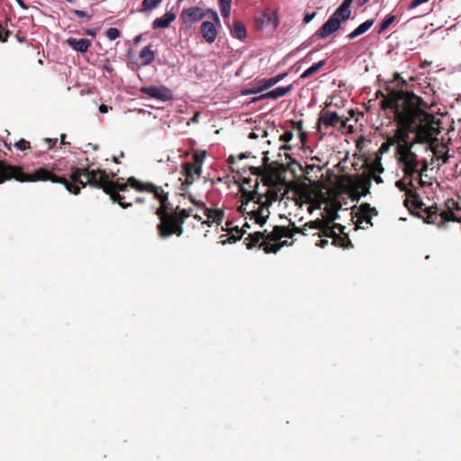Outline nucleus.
<instances>
[{"label": "nucleus", "mask_w": 461, "mask_h": 461, "mask_svg": "<svg viewBox=\"0 0 461 461\" xmlns=\"http://www.w3.org/2000/svg\"><path fill=\"white\" fill-rule=\"evenodd\" d=\"M396 20V16L393 14L387 15L384 20L381 23L378 33H383L394 21Z\"/></svg>", "instance_id": "38"}, {"label": "nucleus", "mask_w": 461, "mask_h": 461, "mask_svg": "<svg viewBox=\"0 0 461 461\" xmlns=\"http://www.w3.org/2000/svg\"><path fill=\"white\" fill-rule=\"evenodd\" d=\"M326 59H322L313 64L301 75L300 78L305 79L312 77V75L317 73L321 68H323L326 65Z\"/></svg>", "instance_id": "31"}, {"label": "nucleus", "mask_w": 461, "mask_h": 461, "mask_svg": "<svg viewBox=\"0 0 461 461\" xmlns=\"http://www.w3.org/2000/svg\"><path fill=\"white\" fill-rule=\"evenodd\" d=\"M426 108L425 102L417 95L393 94L389 100L383 103V110L391 109L397 124L395 134L391 137L394 144L410 143V133L417 129V123L426 118H433V114L429 113Z\"/></svg>", "instance_id": "1"}, {"label": "nucleus", "mask_w": 461, "mask_h": 461, "mask_svg": "<svg viewBox=\"0 0 461 461\" xmlns=\"http://www.w3.org/2000/svg\"><path fill=\"white\" fill-rule=\"evenodd\" d=\"M427 170H428V163L426 160H423L421 162V168L420 170L418 169L419 176H422L423 173H425Z\"/></svg>", "instance_id": "59"}, {"label": "nucleus", "mask_w": 461, "mask_h": 461, "mask_svg": "<svg viewBox=\"0 0 461 461\" xmlns=\"http://www.w3.org/2000/svg\"><path fill=\"white\" fill-rule=\"evenodd\" d=\"M265 233H267V230L249 234L248 238L245 239V241L248 240V242H246L247 248L251 249L257 245L259 246L261 241L265 240Z\"/></svg>", "instance_id": "22"}, {"label": "nucleus", "mask_w": 461, "mask_h": 461, "mask_svg": "<svg viewBox=\"0 0 461 461\" xmlns=\"http://www.w3.org/2000/svg\"><path fill=\"white\" fill-rule=\"evenodd\" d=\"M14 146L21 150V151H25L27 149H31V144L28 140H24V139H21L19 140L18 141H16Z\"/></svg>", "instance_id": "44"}, {"label": "nucleus", "mask_w": 461, "mask_h": 461, "mask_svg": "<svg viewBox=\"0 0 461 461\" xmlns=\"http://www.w3.org/2000/svg\"><path fill=\"white\" fill-rule=\"evenodd\" d=\"M255 24L258 29H263L268 26H272L273 29H276L278 25V18L269 13H263L256 17Z\"/></svg>", "instance_id": "18"}, {"label": "nucleus", "mask_w": 461, "mask_h": 461, "mask_svg": "<svg viewBox=\"0 0 461 461\" xmlns=\"http://www.w3.org/2000/svg\"><path fill=\"white\" fill-rule=\"evenodd\" d=\"M10 34V31L5 30L3 25L0 23V42H6Z\"/></svg>", "instance_id": "49"}, {"label": "nucleus", "mask_w": 461, "mask_h": 461, "mask_svg": "<svg viewBox=\"0 0 461 461\" xmlns=\"http://www.w3.org/2000/svg\"><path fill=\"white\" fill-rule=\"evenodd\" d=\"M403 172L404 177L410 179L409 185L412 186V179L414 178L416 173L419 174L418 167L404 166Z\"/></svg>", "instance_id": "37"}, {"label": "nucleus", "mask_w": 461, "mask_h": 461, "mask_svg": "<svg viewBox=\"0 0 461 461\" xmlns=\"http://www.w3.org/2000/svg\"><path fill=\"white\" fill-rule=\"evenodd\" d=\"M326 221H327V220L317 219L315 221H309V222L305 223V226H307V227H309L311 229H315V230H321V229L323 227H325Z\"/></svg>", "instance_id": "43"}, {"label": "nucleus", "mask_w": 461, "mask_h": 461, "mask_svg": "<svg viewBox=\"0 0 461 461\" xmlns=\"http://www.w3.org/2000/svg\"><path fill=\"white\" fill-rule=\"evenodd\" d=\"M293 129L297 130L300 132L303 131V121L294 122L292 121Z\"/></svg>", "instance_id": "55"}, {"label": "nucleus", "mask_w": 461, "mask_h": 461, "mask_svg": "<svg viewBox=\"0 0 461 461\" xmlns=\"http://www.w3.org/2000/svg\"><path fill=\"white\" fill-rule=\"evenodd\" d=\"M233 33H234L235 37L240 40H243L246 38V36H247L246 28L241 22H240V21L234 22Z\"/></svg>", "instance_id": "34"}, {"label": "nucleus", "mask_w": 461, "mask_h": 461, "mask_svg": "<svg viewBox=\"0 0 461 461\" xmlns=\"http://www.w3.org/2000/svg\"><path fill=\"white\" fill-rule=\"evenodd\" d=\"M249 171L252 175L261 176L264 175V169L260 167H250Z\"/></svg>", "instance_id": "52"}, {"label": "nucleus", "mask_w": 461, "mask_h": 461, "mask_svg": "<svg viewBox=\"0 0 461 461\" xmlns=\"http://www.w3.org/2000/svg\"><path fill=\"white\" fill-rule=\"evenodd\" d=\"M204 215L211 219L212 221H214L217 224H221L222 220L224 219L225 212L221 209H211V208H205V213Z\"/></svg>", "instance_id": "27"}, {"label": "nucleus", "mask_w": 461, "mask_h": 461, "mask_svg": "<svg viewBox=\"0 0 461 461\" xmlns=\"http://www.w3.org/2000/svg\"><path fill=\"white\" fill-rule=\"evenodd\" d=\"M404 166L418 167L419 160L417 155L412 151L410 156L401 161Z\"/></svg>", "instance_id": "41"}, {"label": "nucleus", "mask_w": 461, "mask_h": 461, "mask_svg": "<svg viewBox=\"0 0 461 461\" xmlns=\"http://www.w3.org/2000/svg\"><path fill=\"white\" fill-rule=\"evenodd\" d=\"M340 208V204H338L335 208H326V211L328 212V219H330V216H332L333 212H336L338 213V210Z\"/></svg>", "instance_id": "61"}, {"label": "nucleus", "mask_w": 461, "mask_h": 461, "mask_svg": "<svg viewBox=\"0 0 461 461\" xmlns=\"http://www.w3.org/2000/svg\"><path fill=\"white\" fill-rule=\"evenodd\" d=\"M356 191L361 190V193L357 194V199L360 196H366L370 193L371 188V177L367 176H359L354 184Z\"/></svg>", "instance_id": "19"}, {"label": "nucleus", "mask_w": 461, "mask_h": 461, "mask_svg": "<svg viewBox=\"0 0 461 461\" xmlns=\"http://www.w3.org/2000/svg\"><path fill=\"white\" fill-rule=\"evenodd\" d=\"M446 209L439 211L437 205L425 208L426 218L424 221L429 224H435L438 228H447L448 221H456L461 223V218L455 213V210H461L458 202L449 198L445 202Z\"/></svg>", "instance_id": "5"}, {"label": "nucleus", "mask_w": 461, "mask_h": 461, "mask_svg": "<svg viewBox=\"0 0 461 461\" xmlns=\"http://www.w3.org/2000/svg\"><path fill=\"white\" fill-rule=\"evenodd\" d=\"M140 59H141V64L143 66H149L154 61L155 53L151 50L150 44L141 50L140 53Z\"/></svg>", "instance_id": "26"}, {"label": "nucleus", "mask_w": 461, "mask_h": 461, "mask_svg": "<svg viewBox=\"0 0 461 461\" xmlns=\"http://www.w3.org/2000/svg\"><path fill=\"white\" fill-rule=\"evenodd\" d=\"M129 184L131 188L140 193L153 194V197L158 201L159 207L156 211V215L159 219L157 225L159 238L167 239L173 235L177 237L183 235L184 223L191 215V209H181L179 206L172 209L168 202V192H166L163 186L156 185L151 182H142L137 178L130 179Z\"/></svg>", "instance_id": "2"}, {"label": "nucleus", "mask_w": 461, "mask_h": 461, "mask_svg": "<svg viewBox=\"0 0 461 461\" xmlns=\"http://www.w3.org/2000/svg\"><path fill=\"white\" fill-rule=\"evenodd\" d=\"M339 21L332 15L328 21L316 32L315 35L319 39H325L331 33L338 31L340 27Z\"/></svg>", "instance_id": "17"}, {"label": "nucleus", "mask_w": 461, "mask_h": 461, "mask_svg": "<svg viewBox=\"0 0 461 461\" xmlns=\"http://www.w3.org/2000/svg\"><path fill=\"white\" fill-rule=\"evenodd\" d=\"M374 22H375L374 19L366 20V22H364L363 23L358 25L353 32H351L348 35V38L349 40H353V39L364 34L366 32H367L372 27V25L374 24Z\"/></svg>", "instance_id": "24"}, {"label": "nucleus", "mask_w": 461, "mask_h": 461, "mask_svg": "<svg viewBox=\"0 0 461 461\" xmlns=\"http://www.w3.org/2000/svg\"><path fill=\"white\" fill-rule=\"evenodd\" d=\"M282 238H292V233L289 227L276 225L271 232L265 233V240L261 242L277 243Z\"/></svg>", "instance_id": "15"}, {"label": "nucleus", "mask_w": 461, "mask_h": 461, "mask_svg": "<svg viewBox=\"0 0 461 461\" xmlns=\"http://www.w3.org/2000/svg\"><path fill=\"white\" fill-rule=\"evenodd\" d=\"M87 183L89 185L102 189L105 193L106 185L109 184V176L104 169H90L87 168L86 172Z\"/></svg>", "instance_id": "9"}, {"label": "nucleus", "mask_w": 461, "mask_h": 461, "mask_svg": "<svg viewBox=\"0 0 461 461\" xmlns=\"http://www.w3.org/2000/svg\"><path fill=\"white\" fill-rule=\"evenodd\" d=\"M350 14L351 12L348 8L339 5L331 15L337 18L341 23L342 22H346L347 20H348Z\"/></svg>", "instance_id": "32"}, {"label": "nucleus", "mask_w": 461, "mask_h": 461, "mask_svg": "<svg viewBox=\"0 0 461 461\" xmlns=\"http://www.w3.org/2000/svg\"><path fill=\"white\" fill-rule=\"evenodd\" d=\"M258 185L259 183L257 178L255 180L254 189L252 190H248L242 185L240 186L241 204L238 207V212L242 215H249L250 220L263 226L270 215L269 206L271 202L268 198H266L264 203H260L256 209L250 208L251 200L257 197Z\"/></svg>", "instance_id": "4"}, {"label": "nucleus", "mask_w": 461, "mask_h": 461, "mask_svg": "<svg viewBox=\"0 0 461 461\" xmlns=\"http://www.w3.org/2000/svg\"><path fill=\"white\" fill-rule=\"evenodd\" d=\"M429 1V0H412L409 5L408 9H414L422 4L428 3Z\"/></svg>", "instance_id": "54"}, {"label": "nucleus", "mask_w": 461, "mask_h": 461, "mask_svg": "<svg viewBox=\"0 0 461 461\" xmlns=\"http://www.w3.org/2000/svg\"><path fill=\"white\" fill-rule=\"evenodd\" d=\"M162 0H143L141 5V11L148 12L157 8Z\"/></svg>", "instance_id": "39"}, {"label": "nucleus", "mask_w": 461, "mask_h": 461, "mask_svg": "<svg viewBox=\"0 0 461 461\" xmlns=\"http://www.w3.org/2000/svg\"><path fill=\"white\" fill-rule=\"evenodd\" d=\"M367 176H370L371 180L373 179L376 184H382L384 182L383 178L380 176H377V174L368 175Z\"/></svg>", "instance_id": "63"}, {"label": "nucleus", "mask_w": 461, "mask_h": 461, "mask_svg": "<svg viewBox=\"0 0 461 461\" xmlns=\"http://www.w3.org/2000/svg\"><path fill=\"white\" fill-rule=\"evenodd\" d=\"M43 140H44V142L48 143L47 150L51 149L56 145V143L58 141L57 139H50V138H46Z\"/></svg>", "instance_id": "57"}, {"label": "nucleus", "mask_w": 461, "mask_h": 461, "mask_svg": "<svg viewBox=\"0 0 461 461\" xmlns=\"http://www.w3.org/2000/svg\"><path fill=\"white\" fill-rule=\"evenodd\" d=\"M366 168L369 172V175L381 174L384 171V168L381 163V157L376 155V158L374 162L370 164H366Z\"/></svg>", "instance_id": "30"}, {"label": "nucleus", "mask_w": 461, "mask_h": 461, "mask_svg": "<svg viewBox=\"0 0 461 461\" xmlns=\"http://www.w3.org/2000/svg\"><path fill=\"white\" fill-rule=\"evenodd\" d=\"M413 146L414 142L397 144L396 152L400 156V162L406 158V157L410 156V154L412 152Z\"/></svg>", "instance_id": "29"}, {"label": "nucleus", "mask_w": 461, "mask_h": 461, "mask_svg": "<svg viewBox=\"0 0 461 461\" xmlns=\"http://www.w3.org/2000/svg\"><path fill=\"white\" fill-rule=\"evenodd\" d=\"M245 232L246 230L240 229L239 227L230 229V236L229 238L230 242H236L240 240Z\"/></svg>", "instance_id": "40"}, {"label": "nucleus", "mask_w": 461, "mask_h": 461, "mask_svg": "<svg viewBox=\"0 0 461 461\" xmlns=\"http://www.w3.org/2000/svg\"><path fill=\"white\" fill-rule=\"evenodd\" d=\"M176 16L173 12H167L163 16L156 18L152 23L153 29H165L169 27Z\"/></svg>", "instance_id": "21"}, {"label": "nucleus", "mask_w": 461, "mask_h": 461, "mask_svg": "<svg viewBox=\"0 0 461 461\" xmlns=\"http://www.w3.org/2000/svg\"><path fill=\"white\" fill-rule=\"evenodd\" d=\"M291 225H292V228L289 227V231L292 233V238L294 237V235L295 233H300V234H303V235H307L306 231H307V229L305 226V224L303 225V227H296L294 222H291Z\"/></svg>", "instance_id": "46"}, {"label": "nucleus", "mask_w": 461, "mask_h": 461, "mask_svg": "<svg viewBox=\"0 0 461 461\" xmlns=\"http://www.w3.org/2000/svg\"><path fill=\"white\" fill-rule=\"evenodd\" d=\"M219 6H220L221 15L224 18L229 17L230 13V5H219Z\"/></svg>", "instance_id": "53"}, {"label": "nucleus", "mask_w": 461, "mask_h": 461, "mask_svg": "<svg viewBox=\"0 0 461 461\" xmlns=\"http://www.w3.org/2000/svg\"><path fill=\"white\" fill-rule=\"evenodd\" d=\"M287 76V73H281L272 77L273 80H275V85L279 83L281 80H283Z\"/></svg>", "instance_id": "58"}, {"label": "nucleus", "mask_w": 461, "mask_h": 461, "mask_svg": "<svg viewBox=\"0 0 461 461\" xmlns=\"http://www.w3.org/2000/svg\"><path fill=\"white\" fill-rule=\"evenodd\" d=\"M73 14L77 17H78V18H86L87 21H90L91 18H92V16L90 14H88L86 12L81 11V10H74Z\"/></svg>", "instance_id": "51"}, {"label": "nucleus", "mask_w": 461, "mask_h": 461, "mask_svg": "<svg viewBox=\"0 0 461 461\" xmlns=\"http://www.w3.org/2000/svg\"><path fill=\"white\" fill-rule=\"evenodd\" d=\"M292 89V85H289L287 86H278L266 94H263V96H267V99H277L290 93Z\"/></svg>", "instance_id": "25"}, {"label": "nucleus", "mask_w": 461, "mask_h": 461, "mask_svg": "<svg viewBox=\"0 0 461 461\" xmlns=\"http://www.w3.org/2000/svg\"><path fill=\"white\" fill-rule=\"evenodd\" d=\"M140 92L163 102L173 99L171 90L166 86H142Z\"/></svg>", "instance_id": "11"}, {"label": "nucleus", "mask_w": 461, "mask_h": 461, "mask_svg": "<svg viewBox=\"0 0 461 461\" xmlns=\"http://www.w3.org/2000/svg\"><path fill=\"white\" fill-rule=\"evenodd\" d=\"M386 90L388 91L387 95L384 94L381 90H378L375 94V96L376 98L378 97H382V101L380 103V105H381V109L383 110V103L385 101V100H389V98L391 96H393V94H397L399 95H415L413 92H410V91H403V90H394V89H391L390 87H387Z\"/></svg>", "instance_id": "28"}, {"label": "nucleus", "mask_w": 461, "mask_h": 461, "mask_svg": "<svg viewBox=\"0 0 461 461\" xmlns=\"http://www.w3.org/2000/svg\"><path fill=\"white\" fill-rule=\"evenodd\" d=\"M334 245L344 248V249H349L353 248V244L348 238V234H343V236H340L339 234H336L333 242Z\"/></svg>", "instance_id": "33"}, {"label": "nucleus", "mask_w": 461, "mask_h": 461, "mask_svg": "<svg viewBox=\"0 0 461 461\" xmlns=\"http://www.w3.org/2000/svg\"><path fill=\"white\" fill-rule=\"evenodd\" d=\"M404 192H405V194L407 197H411L413 200L419 198V194H418L416 188L414 187L413 185L410 188H406V190Z\"/></svg>", "instance_id": "50"}, {"label": "nucleus", "mask_w": 461, "mask_h": 461, "mask_svg": "<svg viewBox=\"0 0 461 461\" xmlns=\"http://www.w3.org/2000/svg\"><path fill=\"white\" fill-rule=\"evenodd\" d=\"M395 185H396V187H397L399 190L403 191V192H404V191L406 190V188H407V187H406V185L404 184V182H403L402 180H398V181H396Z\"/></svg>", "instance_id": "62"}, {"label": "nucleus", "mask_w": 461, "mask_h": 461, "mask_svg": "<svg viewBox=\"0 0 461 461\" xmlns=\"http://www.w3.org/2000/svg\"><path fill=\"white\" fill-rule=\"evenodd\" d=\"M135 178L134 176H131L127 178L126 183L121 184L118 181H112L110 179L108 185H106L105 194H107L113 202L117 203L122 208L126 209L132 205V203H125V196L121 193H125L128 191V187H131L129 184L130 179Z\"/></svg>", "instance_id": "6"}, {"label": "nucleus", "mask_w": 461, "mask_h": 461, "mask_svg": "<svg viewBox=\"0 0 461 461\" xmlns=\"http://www.w3.org/2000/svg\"><path fill=\"white\" fill-rule=\"evenodd\" d=\"M256 85L258 86L259 90L261 92H263V91H265L267 89H269L270 87L274 86H275V80H273L272 77H270V78H262V79L257 80L256 81Z\"/></svg>", "instance_id": "35"}, {"label": "nucleus", "mask_w": 461, "mask_h": 461, "mask_svg": "<svg viewBox=\"0 0 461 461\" xmlns=\"http://www.w3.org/2000/svg\"><path fill=\"white\" fill-rule=\"evenodd\" d=\"M206 15V12L198 6H192L189 8L183 9L180 17L183 23L186 25H192L203 20Z\"/></svg>", "instance_id": "12"}, {"label": "nucleus", "mask_w": 461, "mask_h": 461, "mask_svg": "<svg viewBox=\"0 0 461 461\" xmlns=\"http://www.w3.org/2000/svg\"><path fill=\"white\" fill-rule=\"evenodd\" d=\"M378 211L375 207H372L368 203L360 204L358 212L356 213L357 221L356 224L360 227V224L364 221L367 226H362V229H367L369 226H373L372 215H377Z\"/></svg>", "instance_id": "10"}, {"label": "nucleus", "mask_w": 461, "mask_h": 461, "mask_svg": "<svg viewBox=\"0 0 461 461\" xmlns=\"http://www.w3.org/2000/svg\"><path fill=\"white\" fill-rule=\"evenodd\" d=\"M393 145H394V142L392 140V138L389 137L385 142L382 143L376 155L381 156L384 153H387L389 151L391 146H393Z\"/></svg>", "instance_id": "42"}, {"label": "nucleus", "mask_w": 461, "mask_h": 461, "mask_svg": "<svg viewBox=\"0 0 461 461\" xmlns=\"http://www.w3.org/2000/svg\"><path fill=\"white\" fill-rule=\"evenodd\" d=\"M299 136H300L302 143L304 144V142L306 141V140L308 138L307 132L303 131L302 132L299 133Z\"/></svg>", "instance_id": "64"}, {"label": "nucleus", "mask_w": 461, "mask_h": 461, "mask_svg": "<svg viewBox=\"0 0 461 461\" xmlns=\"http://www.w3.org/2000/svg\"><path fill=\"white\" fill-rule=\"evenodd\" d=\"M339 122H341V117L337 112L322 111L317 121V131L321 132V125H324L326 128L337 127Z\"/></svg>", "instance_id": "14"}, {"label": "nucleus", "mask_w": 461, "mask_h": 461, "mask_svg": "<svg viewBox=\"0 0 461 461\" xmlns=\"http://www.w3.org/2000/svg\"><path fill=\"white\" fill-rule=\"evenodd\" d=\"M339 217L336 212H333L332 216H330V220H327L325 223V227H323L321 230V233H317L319 237H328L332 238L334 240L336 236V229L339 230L343 232L344 227L339 223H334L333 221Z\"/></svg>", "instance_id": "16"}, {"label": "nucleus", "mask_w": 461, "mask_h": 461, "mask_svg": "<svg viewBox=\"0 0 461 461\" xmlns=\"http://www.w3.org/2000/svg\"><path fill=\"white\" fill-rule=\"evenodd\" d=\"M266 198L267 197L265 194H262L258 191L257 197L251 200L250 208L256 209L260 204V203H264V199Z\"/></svg>", "instance_id": "48"}, {"label": "nucleus", "mask_w": 461, "mask_h": 461, "mask_svg": "<svg viewBox=\"0 0 461 461\" xmlns=\"http://www.w3.org/2000/svg\"><path fill=\"white\" fill-rule=\"evenodd\" d=\"M204 158H205V152L200 154L198 151H196L193 155L194 163H192V164L197 166V167H199V168H202V165H203Z\"/></svg>", "instance_id": "45"}, {"label": "nucleus", "mask_w": 461, "mask_h": 461, "mask_svg": "<svg viewBox=\"0 0 461 461\" xmlns=\"http://www.w3.org/2000/svg\"><path fill=\"white\" fill-rule=\"evenodd\" d=\"M106 37L110 40V41H113L117 38L120 37L121 35V32L120 31L117 29V28H109L107 31H106Z\"/></svg>", "instance_id": "47"}, {"label": "nucleus", "mask_w": 461, "mask_h": 461, "mask_svg": "<svg viewBox=\"0 0 461 461\" xmlns=\"http://www.w3.org/2000/svg\"><path fill=\"white\" fill-rule=\"evenodd\" d=\"M293 137H294V133L291 131H285L284 134H282L279 137V140L285 143V145L282 147V149H285V150L292 149V146L289 145L288 142L290 140H292Z\"/></svg>", "instance_id": "36"}, {"label": "nucleus", "mask_w": 461, "mask_h": 461, "mask_svg": "<svg viewBox=\"0 0 461 461\" xmlns=\"http://www.w3.org/2000/svg\"><path fill=\"white\" fill-rule=\"evenodd\" d=\"M420 123H417V129L414 130L415 138L411 142L420 143L429 141L435 133L434 124L436 123L435 116L433 118H426L421 120Z\"/></svg>", "instance_id": "7"}, {"label": "nucleus", "mask_w": 461, "mask_h": 461, "mask_svg": "<svg viewBox=\"0 0 461 461\" xmlns=\"http://www.w3.org/2000/svg\"><path fill=\"white\" fill-rule=\"evenodd\" d=\"M412 204L416 209H420L425 211V204L422 201L419 200L418 198L412 201ZM426 213V212H424Z\"/></svg>", "instance_id": "56"}, {"label": "nucleus", "mask_w": 461, "mask_h": 461, "mask_svg": "<svg viewBox=\"0 0 461 461\" xmlns=\"http://www.w3.org/2000/svg\"><path fill=\"white\" fill-rule=\"evenodd\" d=\"M288 242L286 240L278 241L277 243H270V242H261L259 245V249H262L265 253H274L276 254L283 247L287 246Z\"/></svg>", "instance_id": "23"}, {"label": "nucleus", "mask_w": 461, "mask_h": 461, "mask_svg": "<svg viewBox=\"0 0 461 461\" xmlns=\"http://www.w3.org/2000/svg\"><path fill=\"white\" fill-rule=\"evenodd\" d=\"M316 14L315 13H307L305 14L304 15V18H303V23H309L314 17H315Z\"/></svg>", "instance_id": "60"}, {"label": "nucleus", "mask_w": 461, "mask_h": 461, "mask_svg": "<svg viewBox=\"0 0 461 461\" xmlns=\"http://www.w3.org/2000/svg\"><path fill=\"white\" fill-rule=\"evenodd\" d=\"M87 168L88 167H70L69 178L71 181H69L67 177L57 174L59 169L56 167H53L51 169L40 167L33 173L29 174L23 172L22 167L13 166L5 160H0V185L12 179L22 183L50 181L62 184L69 193L78 194L80 193V186L77 185V182L81 179L82 176H86Z\"/></svg>", "instance_id": "3"}, {"label": "nucleus", "mask_w": 461, "mask_h": 461, "mask_svg": "<svg viewBox=\"0 0 461 461\" xmlns=\"http://www.w3.org/2000/svg\"><path fill=\"white\" fill-rule=\"evenodd\" d=\"M208 13L212 14V18L213 22H209V21L203 22V23L200 26V32H201L203 38L204 39V41L207 43L212 44V42L215 41L217 35H218V31L216 28V25L220 26L221 22H220V18L215 11L208 10Z\"/></svg>", "instance_id": "8"}, {"label": "nucleus", "mask_w": 461, "mask_h": 461, "mask_svg": "<svg viewBox=\"0 0 461 461\" xmlns=\"http://www.w3.org/2000/svg\"><path fill=\"white\" fill-rule=\"evenodd\" d=\"M66 42L76 51L86 53L91 46V41L88 39H76L69 37Z\"/></svg>", "instance_id": "20"}, {"label": "nucleus", "mask_w": 461, "mask_h": 461, "mask_svg": "<svg viewBox=\"0 0 461 461\" xmlns=\"http://www.w3.org/2000/svg\"><path fill=\"white\" fill-rule=\"evenodd\" d=\"M202 174V168L193 165L191 162H186L183 165V175L185 176V182L182 184L181 190L186 191L196 178H199Z\"/></svg>", "instance_id": "13"}]
</instances>
